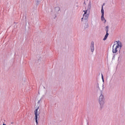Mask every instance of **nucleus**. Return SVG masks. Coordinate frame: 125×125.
Returning a JSON list of instances; mask_svg holds the SVG:
<instances>
[{"label": "nucleus", "instance_id": "nucleus-1", "mask_svg": "<svg viewBox=\"0 0 125 125\" xmlns=\"http://www.w3.org/2000/svg\"><path fill=\"white\" fill-rule=\"evenodd\" d=\"M123 47V44L122 42L118 41L114 42V45L112 46V52L113 53H117L118 50H120Z\"/></svg>", "mask_w": 125, "mask_h": 125}, {"label": "nucleus", "instance_id": "nucleus-2", "mask_svg": "<svg viewBox=\"0 0 125 125\" xmlns=\"http://www.w3.org/2000/svg\"><path fill=\"white\" fill-rule=\"evenodd\" d=\"M91 8V2H89L87 8H85V11H84V14H83V17L82 18V21L83 19L86 20L88 19V17L89 16V13H90V9Z\"/></svg>", "mask_w": 125, "mask_h": 125}, {"label": "nucleus", "instance_id": "nucleus-3", "mask_svg": "<svg viewBox=\"0 0 125 125\" xmlns=\"http://www.w3.org/2000/svg\"><path fill=\"white\" fill-rule=\"evenodd\" d=\"M99 103L101 108L103 107L105 104V97L103 94H101L99 98Z\"/></svg>", "mask_w": 125, "mask_h": 125}, {"label": "nucleus", "instance_id": "nucleus-4", "mask_svg": "<svg viewBox=\"0 0 125 125\" xmlns=\"http://www.w3.org/2000/svg\"><path fill=\"white\" fill-rule=\"evenodd\" d=\"M40 106H38V108L34 111V114L35 115V121L36 123V125H38V118L40 119V114H41V112H40Z\"/></svg>", "mask_w": 125, "mask_h": 125}, {"label": "nucleus", "instance_id": "nucleus-5", "mask_svg": "<svg viewBox=\"0 0 125 125\" xmlns=\"http://www.w3.org/2000/svg\"><path fill=\"white\" fill-rule=\"evenodd\" d=\"M101 13H102V16H101V20L104 22V23H106V20L105 19V18H104V9H103V6L102 7L101 9Z\"/></svg>", "mask_w": 125, "mask_h": 125}, {"label": "nucleus", "instance_id": "nucleus-6", "mask_svg": "<svg viewBox=\"0 0 125 125\" xmlns=\"http://www.w3.org/2000/svg\"><path fill=\"white\" fill-rule=\"evenodd\" d=\"M105 32H106V33L103 39V41H106V40H107V38H108V36H109V33H108V32H109V26L105 27Z\"/></svg>", "mask_w": 125, "mask_h": 125}, {"label": "nucleus", "instance_id": "nucleus-7", "mask_svg": "<svg viewBox=\"0 0 125 125\" xmlns=\"http://www.w3.org/2000/svg\"><path fill=\"white\" fill-rule=\"evenodd\" d=\"M90 49H91V52H93V51H94V42H91V43Z\"/></svg>", "mask_w": 125, "mask_h": 125}, {"label": "nucleus", "instance_id": "nucleus-8", "mask_svg": "<svg viewBox=\"0 0 125 125\" xmlns=\"http://www.w3.org/2000/svg\"><path fill=\"white\" fill-rule=\"evenodd\" d=\"M96 86H97V87H98V88H99V89H100V88H99V83H97L96 84Z\"/></svg>", "mask_w": 125, "mask_h": 125}, {"label": "nucleus", "instance_id": "nucleus-9", "mask_svg": "<svg viewBox=\"0 0 125 125\" xmlns=\"http://www.w3.org/2000/svg\"><path fill=\"white\" fill-rule=\"evenodd\" d=\"M56 10H58V11H59V10H60V7H56L55 8Z\"/></svg>", "mask_w": 125, "mask_h": 125}, {"label": "nucleus", "instance_id": "nucleus-10", "mask_svg": "<svg viewBox=\"0 0 125 125\" xmlns=\"http://www.w3.org/2000/svg\"><path fill=\"white\" fill-rule=\"evenodd\" d=\"M102 78L103 82H104V78H103V74H102Z\"/></svg>", "mask_w": 125, "mask_h": 125}, {"label": "nucleus", "instance_id": "nucleus-11", "mask_svg": "<svg viewBox=\"0 0 125 125\" xmlns=\"http://www.w3.org/2000/svg\"><path fill=\"white\" fill-rule=\"evenodd\" d=\"M37 2H40V1H42V0H36Z\"/></svg>", "mask_w": 125, "mask_h": 125}, {"label": "nucleus", "instance_id": "nucleus-12", "mask_svg": "<svg viewBox=\"0 0 125 125\" xmlns=\"http://www.w3.org/2000/svg\"><path fill=\"white\" fill-rule=\"evenodd\" d=\"M85 27V28H88V24H86Z\"/></svg>", "mask_w": 125, "mask_h": 125}, {"label": "nucleus", "instance_id": "nucleus-13", "mask_svg": "<svg viewBox=\"0 0 125 125\" xmlns=\"http://www.w3.org/2000/svg\"><path fill=\"white\" fill-rule=\"evenodd\" d=\"M114 58H115V55L113 56L112 59H114Z\"/></svg>", "mask_w": 125, "mask_h": 125}, {"label": "nucleus", "instance_id": "nucleus-14", "mask_svg": "<svg viewBox=\"0 0 125 125\" xmlns=\"http://www.w3.org/2000/svg\"><path fill=\"white\" fill-rule=\"evenodd\" d=\"M119 60H120V57H118V61H119Z\"/></svg>", "mask_w": 125, "mask_h": 125}, {"label": "nucleus", "instance_id": "nucleus-15", "mask_svg": "<svg viewBox=\"0 0 125 125\" xmlns=\"http://www.w3.org/2000/svg\"><path fill=\"white\" fill-rule=\"evenodd\" d=\"M56 17H56V15H55L54 18H56Z\"/></svg>", "mask_w": 125, "mask_h": 125}, {"label": "nucleus", "instance_id": "nucleus-16", "mask_svg": "<svg viewBox=\"0 0 125 125\" xmlns=\"http://www.w3.org/2000/svg\"><path fill=\"white\" fill-rule=\"evenodd\" d=\"M40 101H39L38 102V103H40Z\"/></svg>", "mask_w": 125, "mask_h": 125}, {"label": "nucleus", "instance_id": "nucleus-17", "mask_svg": "<svg viewBox=\"0 0 125 125\" xmlns=\"http://www.w3.org/2000/svg\"><path fill=\"white\" fill-rule=\"evenodd\" d=\"M2 125H6V124H3Z\"/></svg>", "mask_w": 125, "mask_h": 125}, {"label": "nucleus", "instance_id": "nucleus-18", "mask_svg": "<svg viewBox=\"0 0 125 125\" xmlns=\"http://www.w3.org/2000/svg\"><path fill=\"white\" fill-rule=\"evenodd\" d=\"M84 4H85V2H84Z\"/></svg>", "mask_w": 125, "mask_h": 125}]
</instances>
